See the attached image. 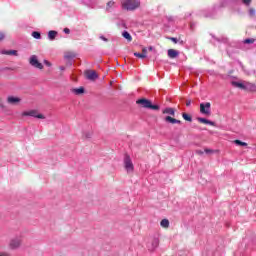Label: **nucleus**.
I'll return each instance as SVG.
<instances>
[{"mask_svg": "<svg viewBox=\"0 0 256 256\" xmlns=\"http://www.w3.org/2000/svg\"><path fill=\"white\" fill-rule=\"evenodd\" d=\"M29 64L35 69H43V64L39 62V58L37 57V55L30 56Z\"/></svg>", "mask_w": 256, "mask_h": 256, "instance_id": "obj_1", "label": "nucleus"}, {"mask_svg": "<svg viewBox=\"0 0 256 256\" xmlns=\"http://www.w3.org/2000/svg\"><path fill=\"white\" fill-rule=\"evenodd\" d=\"M22 117H35L36 119H45V116H43V114H39L37 110L24 111L22 113Z\"/></svg>", "mask_w": 256, "mask_h": 256, "instance_id": "obj_2", "label": "nucleus"}, {"mask_svg": "<svg viewBox=\"0 0 256 256\" xmlns=\"http://www.w3.org/2000/svg\"><path fill=\"white\" fill-rule=\"evenodd\" d=\"M200 113H202V115H211V103L209 102L201 103Z\"/></svg>", "mask_w": 256, "mask_h": 256, "instance_id": "obj_3", "label": "nucleus"}, {"mask_svg": "<svg viewBox=\"0 0 256 256\" xmlns=\"http://www.w3.org/2000/svg\"><path fill=\"white\" fill-rule=\"evenodd\" d=\"M21 241V237L19 236L12 238L9 243L10 249H19L21 247Z\"/></svg>", "mask_w": 256, "mask_h": 256, "instance_id": "obj_4", "label": "nucleus"}, {"mask_svg": "<svg viewBox=\"0 0 256 256\" xmlns=\"http://www.w3.org/2000/svg\"><path fill=\"white\" fill-rule=\"evenodd\" d=\"M85 77L88 79V81H96V79H99V75H97L95 70H86Z\"/></svg>", "mask_w": 256, "mask_h": 256, "instance_id": "obj_5", "label": "nucleus"}, {"mask_svg": "<svg viewBox=\"0 0 256 256\" xmlns=\"http://www.w3.org/2000/svg\"><path fill=\"white\" fill-rule=\"evenodd\" d=\"M159 247V239L153 238L150 242L147 243V249L148 251H155Z\"/></svg>", "mask_w": 256, "mask_h": 256, "instance_id": "obj_6", "label": "nucleus"}, {"mask_svg": "<svg viewBox=\"0 0 256 256\" xmlns=\"http://www.w3.org/2000/svg\"><path fill=\"white\" fill-rule=\"evenodd\" d=\"M141 6V1L139 0H129V11H135Z\"/></svg>", "mask_w": 256, "mask_h": 256, "instance_id": "obj_7", "label": "nucleus"}, {"mask_svg": "<svg viewBox=\"0 0 256 256\" xmlns=\"http://www.w3.org/2000/svg\"><path fill=\"white\" fill-rule=\"evenodd\" d=\"M7 103L8 105H19V103H21V98L15 96H8Z\"/></svg>", "mask_w": 256, "mask_h": 256, "instance_id": "obj_8", "label": "nucleus"}, {"mask_svg": "<svg viewBox=\"0 0 256 256\" xmlns=\"http://www.w3.org/2000/svg\"><path fill=\"white\" fill-rule=\"evenodd\" d=\"M244 91H249L250 93H256V85L251 82H245Z\"/></svg>", "mask_w": 256, "mask_h": 256, "instance_id": "obj_9", "label": "nucleus"}, {"mask_svg": "<svg viewBox=\"0 0 256 256\" xmlns=\"http://www.w3.org/2000/svg\"><path fill=\"white\" fill-rule=\"evenodd\" d=\"M138 105H142V107H144L145 109H149V107H151V101L142 98L140 100H137L136 102Z\"/></svg>", "mask_w": 256, "mask_h": 256, "instance_id": "obj_10", "label": "nucleus"}, {"mask_svg": "<svg viewBox=\"0 0 256 256\" xmlns=\"http://www.w3.org/2000/svg\"><path fill=\"white\" fill-rule=\"evenodd\" d=\"M168 57H170V59H175L176 57H179V51H177L175 49H169Z\"/></svg>", "mask_w": 256, "mask_h": 256, "instance_id": "obj_11", "label": "nucleus"}, {"mask_svg": "<svg viewBox=\"0 0 256 256\" xmlns=\"http://www.w3.org/2000/svg\"><path fill=\"white\" fill-rule=\"evenodd\" d=\"M245 83L246 82L232 81L233 87H237L238 89H242L243 91H245Z\"/></svg>", "mask_w": 256, "mask_h": 256, "instance_id": "obj_12", "label": "nucleus"}, {"mask_svg": "<svg viewBox=\"0 0 256 256\" xmlns=\"http://www.w3.org/2000/svg\"><path fill=\"white\" fill-rule=\"evenodd\" d=\"M2 55H13L14 57H17L18 53L17 50H2Z\"/></svg>", "mask_w": 256, "mask_h": 256, "instance_id": "obj_13", "label": "nucleus"}, {"mask_svg": "<svg viewBox=\"0 0 256 256\" xmlns=\"http://www.w3.org/2000/svg\"><path fill=\"white\" fill-rule=\"evenodd\" d=\"M199 123H204L205 125H211L212 127H215V122L211 120H207L205 118H198Z\"/></svg>", "mask_w": 256, "mask_h": 256, "instance_id": "obj_14", "label": "nucleus"}, {"mask_svg": "<svg viewBox=\"0 0 256 256\" xmlns=\"http://www.w3.org/2000/svg\"><path fill=\"white\" fill-rule=\"evenodd\" d=\"M165 121L167 122V123H171L172 125H175V123H181V120H177V119H175V118H173V117H171V116H167L166 118H165Z\"/></svg>", "mask_w": 256, "mask_h": 256, "instance_id": "obj_15", "label": "nucleus"}, {"mask_svg": "<svg viewBox=\"0 0 256 256\" xmlns=\"http://www.w3.org/2000/svg\"><path fill=\"white\" fill-rule=\"evenodd\" d=\"M72 93H74L75 95H83V93H85V88L84 87L74 88L72 90Z\"/></svg>", "mask_w": 256, "mask_h": 256, "instance_id": "obj_16", "label": "nucleus"}, {"mask_svg": "<svg viewBox=\"0 0 256 256\" xmlns=\"http://www.w3.org/2000/svg\"><path fill=\"white\" fill-rule=\"evenodd\" d=\"M55 37H57V31L51 30L48 32V39H50V41H53Z\"/></svg>", "mask_w": 256, "mask_h": 256, "instance_id": "obj_17", "label": "nucleus"}, {"mask_svg": "<svg viewBox=\"0 0 256 256\" xmlns=\"http://www.w3.org/2000/svg\"><path fill=\"white\" fill-rule=\"evenodd\" d=\"M163 113L175 117V110L173 108H166L163 110Z\"/></svg>", "mask_w": 256, "mask_h": 256, "instance_id": "obj_18", "label": "nucleus"}, {"mask_svg": "<svg viewBox=\"0 0 256 256\" xmlns=\"http://www.w3.org/2000/svg\"><path fill=\"white\" fill-rule=\"evenodd\" d=\"M121 5H122V9L129 11V0H122Z\"/></svg>", "mask_w": 256, "mask_h": 256, "instance_id": "obj_19", "label": "nucleus"}, {"mask_svg": "<svg viewBox=\"0 0 256 256\" xmlns=\"http://www.w3.org/2000/svg\"><path fill=\"white\" fill-rule=\"evenodd\" d=\"M161 227H163L164 229H169V221L167 219H163L160 222Z\"/></svg>", "mask_w": 256, "mask_h": 256, "instance_id": "obj_20", "label": "nucleus"}, {"mask_svg": "<svg viewBox=\"0 0 256 256\" xmlns=\"http://www.w3.org/2000/svg\"><path fill=\"white\" fill-rule=\"evenodd\" d=\"M0 109H2L3 113H7L9 111V108L3 104V101L0 99Z\"/></svg>", "mask_w": 256, "mask_h": 256, "instance_id": "obj_21", "label": "nucleus"}, {"mask_svg": "<svg viewBox=\"0 0 256 256\" xmlns=\"http://www.w3.org/2000/svg\"><path fill=\"white\" fill-rule=\"evenodd\" d=\"M124 165H125V169L127 171V173H129V156H125L124 158Z\"/></svg>", "mask_w": 256, "mask_h": 256, "instance_id": "obj_22", "label": "nucleus"}, {"mask_svg": "<svg viewBox=\"0 0 256 256\" xmlns=\"http://www.w3.org/2000/svg\"><path fill=\"white\" fill-rule=\"evenodd\" d=\"M149 51H153V47H149V48H143L142 49V55H144V59L147 57V53H149Z\"/></svg>", "mask_w": 256, "mask_h": 256, "instance_id": "obj_23", "label": "nucleus"}, {"mask_svg": "<svg viewBox=\"0 0 256 256\" xmlns=\"http://www.w3.org/2000/svg\"><path fill=\"white\" fill-rule=\"evenodd\" d=\"M233 143H235V145H239L240 147H247V143L241 140H234Z\"/></svg>", "mask_w": 256, "mask_h": 256, "instance_id": "obj_24", "label": "nucleus"}, {"mask_svg": "<svg viewBox=\"0 0 256 256\" xmlns=\"http://www.w3.org/2000/svg\"><path fill=\"white\" fill-rule=\"evenodd\" d=\"M204 153H206V155H213V153H217V150L205 148Z\"/></svg>", "mask_w": 256, "mask_h": 256, "instance_id": "obj_25", "label": "nucleus"}, {"mask_svg": "<svg viewBox=\"0 0 256 256\" xmlns=\"http://www.w3.org/2000/svg\"><path fill=\"white\" fill-rule=\"evenodd\" d=\"M182 117H183V119H185V121H189V122L193 121L191 116L189 114H187V113H183Z\"/></svg>", "mask_w": 256, "mask_h": 256, "instance_id": "obj_26", "label": "nucleus"}, {"mask_svg": "<svg viewBox=\"0 0 256 256\" xmlns=\"http://www.w3.org/2000/svg\"><path fill=\"white\" fill-rule=\"evenodd\" d=\"M32 37H34V39H41V33L34 31L32 32Z\"/></svg>", "mask_w": 256, "mask_h": 256, "instance_id": "obj_27", "label": "nucleus"}, {"mask_svg": "<svg viewBox=\"0 0 256 256\" xmlns=\"http://www.w3.org/2000/svg\"><path fill=\"white\" fill-rule=\"evenodd\" d=\"M248 13H249V16H250V17H255L256 11H255L254 8H250L249 11H248Z\"/></svg>", "mask_w": 256, "mask_h": 256, "instance_id": "obj_28", "label": "nucleus"}, {"mask_svg": "<svg viewBox=\"0 0 256 256\" xmlns=\"http://www.w3.org/2000/svg\"><path fill=\"white\" fill-rule=\"evenodd\" d=\"M244 43H246V44H253V43H255V39H253V38L245 39Z\"/></svg>", "mask_w": 256, "mask_h": 256, "instance_id": "obj_29", "label": "nucleus"}, {"mask_svg": "<svg viewBox=\"0 0 256 256\" xmlns=\"http://www.w3.org/2000/svg\"><path fill=\"white\" fill-rule=\"evenodd\" d=\"M134 56H135V57H138V59H145V55H143V53H137V52H135V53H134Z\"/></svg>", "mask_w": 256, "mask_h": 256, "instance_id": "obj_30", "label": "nucleus"}, {"mask_svg": "<svg viewBox=\"0 0 256 256\" xmlns=\"http://www.w3.org/2000/svg\"><path fill=\"white\" fill-rule=\"evenodd\" d=\"M149 109H152L153 111H159V105L150 104Z\"/></svg>", "mask_w": 256, "mask_h": 256, "instance_id": "obj_31", "label": "nucleus"}, {"mask_svg": "<svg viewBox=\"0 0 256 256\" xmlns=\"http://www.w3.org/2000/svg\"><path fill=\"white\" fill-rule=\"evenodd\" d=\"M251 1H252V0H242V3H243L244 5H246L247 7H249V6L251 5Z\"/></svg>", "mask_w": 256, "mask_h": 256, "instance_id": "obj_32", "label": "nucleus"}, {"mask_svg": "<svg viewBox=\"0 0 256 256\" xmlns=\"http://www.w3.org/2000/svg\"><path fill=\"white\" fill-rule=\"evenodd\" d=\"M113 5H115V2L113 0H111L107 3V8L109 9V8L113 7Z\"/></svg>", "mask_w": 256, "mask_h": 256, "instance_id": "obj_33", "label": "nucleus"}, {"mask_svg": "<svg viewBox=\"0 0 256 256\" xmlns=\"http://www.w3.org/2000/svg\"><path fill=\"white\" fill-rule=\"evenodd\" d=\"M122 36H123L125 39H129V32L124 31V32L122 33Z\"/></svg>", "mask_w": 256, "mask_h": 256, "instance_id": "obj_34", "label": "nucleus"}, {"mask_svg": "<svg viewBox=\"0 0 256 256\" xmlns=\"http://www.w3.org/2000/svg\"><path fill=\"white\" fill-rule=\"evenodd\" d=\"M0 256H11V254H9V252L0 251Z\"/></svg>", "mask_w": 256, "mask_h": 256, "instance_id": "obj_35", "label": "nucleus"}, {"mask_svg": "<svg viewBox=\"0 0 256 256\" xmlns=\"http://www.w3.org/2000/svg\"><path fill=\"white\" fill-rule=\"evenodd\" d=\"M44 65H46V67H51V62L44 60Z\"/></svg>", "mask_w": 256, "mask_h": 256, "instance_id": "obj_36", "label": "nucleus"}, {"mask_svg": "<svg viewBox=\"0 0 256 256\" xmlns=\"http://www.w3.org/2000/svg\"><path fill=\"white\" fill-rule=\"evenodd\" d=\"M5 39V33L0 32V41H3Z\"/></svg>", "mask_w": 256, "mask_h": 256, "instance_id": "obj_37", "label": "nucleus"}, {"mask_svg": "<svg viewBox=\"0 0 256 256\" xmlns=\"http://www.w3.org/2000/svg\"><path fill=\"white\" fill-rule=\"evenodd\" d=\"M64 33H66L67 35H69V33H71V30H69V28H64Z\"/></svg>", "mask_w": 256, "mask_h": 256, "instance_id": "obj_38", "label": "nucleus"}, {"mask_svg": "<svg viewBox=\"0 0 256 256\" xmlns=\"http://www.w3.org/2000/svg\"><path fill=\"white\" fill-rule=\"evenodd\" d=\"M203 153H204L203 150H196L197 155H203Z\"/></svg>", "mask_w": 256, "mask_h": 256, "instance_id": "obj_39", "label": "nucleus"}, {"mask_svg": "<svg viewBox=\"0 0 256 256\" xmlns=\"http://www.w3.org/2000/svg\"><path fill=\"white\" fill-rule=\"evenodd\" d=\"M100 39H101L102 41H105V42H107V41H108V39H107V38H105V36H100Z\"/></svg>", "mask_w": 256, "mask_h": 256, "instance_id": "obj_40", "label": "nucleus"}, {"mask_svg": "<svg viewBox=\"0 0 256 256\" xmlns=\"http://www.w3.org/2000/svg\"><path fill=\"white\" fill-rule=\"evenodd\" d=\"M191 105V100L186 101V107H189Z\"/></svg>", "mask_w": 256, "mask_h": 256, "instance_id": "obj_41", "label": "nucleus"}, {"mask_svg": "<svg viewBox=\"0 0 256 256\" xmlns=\"http://www.w3.org/2000/svg\"><path fill=\"white\" fill-rule=\"evenodd\" d=\"M170 41H173V43H177V38H170Z\"/></svg>", "mask_w": 256, "mask_h": 256, "instance_id": "obj_42", "label": "nucleus"}, {"mask_svg": "<svg viewBox=\"0 0 256 256\" xmlns=\"http://www.w3.org/2000/svg\"><path fill=\"white\" fill-rule=\"evenodd\" d=\"M129 170H133V164L131 162L129 163Z\"/></svg>", "mask_w": 256, "mask_h": 256, "instance_id": "obj_43", "label": "nucleus"}, {"mask_svg": "<svg viewBox=\"0 0 256 256\" xmlns=\"http://www.w3.org/2000/svg\"><path fill=\"white\" fill-rule=\"evenodd\" d=\"M71 57H73V56H71V55H65V58H66V59H71Z\"/></svg>", "mask_w": 256, "mask_h": 256, "instance_id": "obj_44", "label": "nucleus"}, {"mask_svg": "<svg viewBox=\"0 0 256 256\" xmlns=\"http://www.w3.org/2000/svg\"><path fill=\"white\" fill-rule=\"evenodd\" d=\"M60 71H65V66H60Z\"/></svg>", "mask_w": 256, "mask_h": 256, "instance_id": "obj_45", "label": "nucleus"}, {"mask_svg": "<svg viewBox=\"0 0 256 256\" xmlns=\"http://www.w3.org/2000/svg\"><path fill=\"white\" fill-rule=\"evenodd\" d=\"M131 39H132L131 36H129V41H131Z\"/></svg>", "mask_w": 256, "mask_h": 256, "instance_id": "obj_46", "label": "nucleus"}]
</instances>
